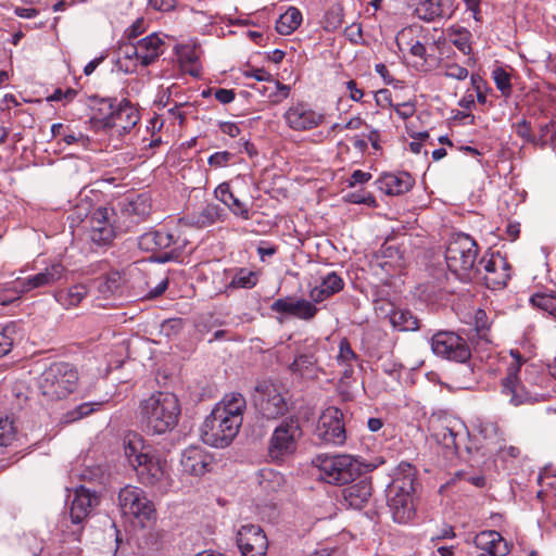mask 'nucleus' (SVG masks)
<instances>
[{
    "label": "nucleus",
    "mask_w": 556,
    "mask_h": 556,
    "mask_svg": "<svg viewBox=\"0 0 556 556\" xmlns=\"http://www.w3.org/2000/svg\"><path fill=\"white\" fill-rule=\"evenodd\" d=\"M416 475L417 470L413 465L402 462L394 469L392 481L387 486V505L397 523H408L416 516Z\"/></svg>",
    "instance_id": "obj_1"
},
{
    "label": "nucleus",
    "mask_w": 556,
    "mask_h": 556,
    "mask_svg": "<svg viewBox=\"0 0 556 556\" xmlns=\"http://www.w3.org/2000/svg\"><path fill=\"white\" fill-rule=\"evenodd\" d=\"M139 414L148 434H165L178 425L181 406L176 394L157 391L140 402Z\"/></svg>",
    "instance_id": "obj_2"
},
{
    "label": "nucleus",
    "mask_w": 556,
    "mask_h": 556,
    "mask_svg": "<svg viewBox=\"0 0 556 556\" xmlns=\"http://www.w3.org/2000/svg\"><path fill=\"white\" fill-rule=\"evenodd\" d=\"M477 242L466 233L452 236L445 250V262L448 270L463 282L477 277Z\"/></svg>",
    "instance_id": "obj_3"
},
{
    "label": "nucleus",
    "mask_w": 556,
    "mask_h": 556,
    "mask_svg": "<svg viewBox=\"0 0 556 556\" xmlns=\"http://www.w3.org/2000/svg\"><path fill=\"white\" fill-rule=\"evenodd\" d=\"M315 463L320 479L330 484H348L376 468L375 465L364 464L350 455H319Z\"/></svg>",
    "instance_id": "obj_4"
},
{
    "label": "nucleus",
    "mask_w": 556,
    "mask_h": 556,
    "mask_svg": "<svg viewBox=\"0 0 556 556\" xmlns=\"http://www.w3.org/2000/svg\"><path fill=\"white\" fill-rule=\"evenodd\" d=\"M78 371L70 363L55 362L43 370L38 387L47 401L55 402L71 395L78 384Z\"/></svg>",
    "instance_id": "obj_5"
},
{
    "label": "nucleus",
    "mask_w": 556,
    "mask_h": 556,
    "mask_svg": "<svg viewBox=\"0 0 556 556\" xmlns=\"http://www.w3.org/2000/svg\"><path fill=\"white\" fill-rule=\"evenodd\" d=\"M252 402L257 414L266 420L283 417L290 409L288 391L273 379L256 382Z\"/></svg>",
    "instance_id": "obj_6"
},
{
    "label": "nucleus",
    "mask_w": 556,
    "mask_h": 556,
    "mask_svg": "<svg viewBox=\"0 0 556 556\" xmlns=\"http://www.w3.org/2000/svg\"><path fill=\"white\" fill-rule=\"evenodd\" d=\"M303 435L298 416L292 415L282 419L274 429L268 442V456L271 460L281 463L293 455Z\"/></svg>",
    "instance_id": "obj_7"
},
{
    "label": "nucleus",
    "mask_w": 556,
    "mask_h": 556,
    "mask_svg": "<svg viewBox=\"0 0 556 556\" xmlns=\"http://www.w3.org/2000/svg\"><path fill=\"white\" fill-rule=\"evenodd\" d=\"M240 428L241 425L237 419L226 418L212 409L201 426L200 435L205 444L225 448L232 443Z\"/></svg>",
    "instance_id": "obj_8"
},
{
    "label": "nucleus",
    "mask_w": 556,
    "mask_h": 556,
    "mask_svg": "<svg viewBox=\"0 0 556 556\" xmlns=\"http://www.w3.org/2000/svg\"><path fill=\"white\" fill-rule=\"evenodd\" d=\"M138 245L146 252H161L157 261L169 262L180 257L186 240H180L174 233L164 229L150 230L139 237Z\"/></svg>",
    "instance_id": "obj_9"
},
{
    "label": "nucleus",
    "mask_w": 556,
    "mask_h": 556,
    "mask_svg": "<svg viewBox=\"0 0 556 556\" xmlns=\"http://www.w3.org/2000/svg\"><path fill=\"white\" fill-rule=\"evenodd\" d=\"M118 503L125 516H131L141 526L156 519L154 503L148 498L146 492L132 485H126L118 492Z\"/></svg>",
    "instance_id": "obj_10"
},
{
    "label": "nucleus",
    "mask_w": 556,
    "mask_h": 556,
    "mask_svg": "<svg viewBox=\"0 0 556 556\" xmlns=\"http://www.w3.org/2000/svg\"><path fill=\"white\" fill-rule=\"evenodd\" d=\"M166 37V35L160 33H152L134 45L126 43L119 48V56L123 55L128 60L134 59V66H150L164 53Z\"/></svg>",
    "instance_id": "obj_11"
},
{
    "label": "nucleus",
    "mask_w": 556,
    "mask_h": 556,
    "mask_svg": "<svg viewBox=\"0 0 556 556\" xmlns=\"http://www.w3.org/2000/svg\"><path fill=\"white\" fill-rule=\"evenodd\" d=\"M477 277L486 288L498 290L506 287L511 276V266L500 252L483 255L477 263Z\"/></svg>",
    "instance_id": "obj_12"
},
{
    "label": "nucleus",
    "mask_w": 556,
    "mask_h": 556,
    "mask_svg": "<svg viewBox=\"0 0 556 556\" xmlns=\"http://www.w3.org/2000/svg\"><path fill=\"white\" fill-rule=\"evenodd\" d=\"M431 350L437 356L460 364L471 359L467 340L454 331L435 332L431 338Z\"/></svg>",
    "instance_id": "obj_13"
},
{
    "label": "nucleus",
    "mask_w": 556,
    "mask_h": 556,
    "mask_svg": "<svg viewBox=\"0 0 556 556\" xmlns=\"http://www.w3.org/2000/svg\"><path fill=\"white\" fill-rule=\"evenodd\" d=\"M314 435L320 443L342 445L346 440L342 410L334 406L324 409Z\"/></svg>",
    "instance_id": "obj_14"
},
{
    "label": "nucleus",
    "mask_w": 556,
    "mask_h": 556,
    "mask_svg": "<svg viewBox=\"0 0 556 556\" xmlns=\"http://www.w3.org/2000/svg\"><path fill=\"white\" fill-rule=\"evenodd\" d=\"M137 477L146 486L155 488L159 492L163 493L167 490L168 475L165 470V462L154 454H150L146 462H141L132 468Z\"/></svg>",
    "instance_id": "obj_15"
},
{
    "label": "nucleus",
    "mask_w": 556,
    "mask_h": 556,
    "mask_svg": "<svg viewBox=\"0 0 556 556\" xmlns=\"http://www.w3.org/2000/svg\"><path fill=\"white\" fill-rule=\"evenodd\" d=\"M67 269L61 262H54L43 270L26 278H17L14 289L21 293H27L35 289L53 286L66 277Z\"/></svg>",
    "instance_id": "obj_16"
},
{
    "label": "nucleus",
    "mask_w": 556,
    "mask_h": 556,
    "mask_svg": "<svg viewBox=\"0 0 556 556\" xmlns=\"http://www.w3.org/2000/svg\"><path fill=\"white\" fill-rule=\"evenodd\" d=\"M283 119L292 130L306 131L321 125L325 121V115L301 101L292 104L285 112Z\"/></svg>",
    "instance_id": "obj_17"
},
{
    "label": "nucleus",
    "mask_w": 556,
    "mask_h": 556,
    "mask_svg": "<svg viewBox=\"0 0 556 556\" xmlns=\"http://www.w3.org/2000/svg\"><path fill=\"white\" fill-rule=\"evenodd\" d=\"M100 504V497L96 491L84 485L75 489L70 506V518L73 525L78 526V532L84 529V523L90 517L94 507Z\"/></svg>",
    "instance_id": "obj_18"
},
{
    "label": "nucleus",
    "mask_w": 556,
    "mask_h": 556,
    "mask_svg": "<svg viewBox=\"0 0 556 556\" xmlns=\"http://www.w3.org/2000/svg\"><path fill=\"white\" fill-rule=\"evenodd\" d=\"M237 546L242 556H265L268 540L257 525H244L237 533Z\"/></svg>",
    "instance_id": "obj_19"
},
{
    "label": "nucleus",
    "mask_w": 556,
    "mask_h": 556,
    "mask_svg": "<svg viewBox=\"0 0 556 556\" xmlns=\"http://www.w3.org/2000/svg\"><path fill=\"white\" fill-rule=\"evenodd\" d=\"M86 223L89 225L88 236L98 247L108 245L114 239L115 231L110 220L108 207H97Z\"/></svg>",
    "instance_id": "obj_20"
},
{
    "label": "nucleus",
    "mask_w": 556,
    "mask_h": 556,
    "mask_svg": "<svg viewBox=\"0 0 556 556\" xmlns=\"http://www.w3.org/2000/svg\"><path fill=\"white\" fill-rule=\"evenodd\" d=\"M269 308L274 313L283 314L305 321L313 320L318 313V308L311 301L294 296L277 299L270 304Z\"/></svg>",
    "instance_id": "obj_21"
},
{
    "label": "nucleus",
    "mask_w": 556,
    "mask_h": 556,
    "mask_svg": "<svg viewBox=\"0 0 556 556\" xmlns=\"http://www.w3.org/2000/svg\"><path fill=\"white\" fill-rule=\"evenodd\" d=\"M248 77L256 79L251 88L268 98L271 102L278 103L287 99L290 93V86L282 84L271 76L270 72H244Z\"/></svg>",
    "instance_id": "obj_22"
},
{
    "label": "nucleus",
    "mask_w": 556,
    "mask_h": 556,
    "mask_svg": "<svg viewBox=\"0 0 556 556\" xmlns=\"http://www.w3.org/2000/svg\"><path fill=\"white\" fill-rule=\"evenodd\" d=\"M359 476L342 490L343 502L351 508L362 509L370 501L374 492L371 477Z\"/></svg>",
    "instance_id": "obj_23"
},
{
    "label": "nucleus",
    "mask_w": 556,
    "mask_h": 556,
    "mask_svg": "<svg viewBox=\"0 0 556 556\" xmlns=\"http://www.w3.org/2000/svg\"><path fill=\"white\" fill-rule=\"evenodd\" d=\"M122 216L131 223L139 224L151 214V199L147 193L130 194L118 202Z\"/></svg>",
    "instance_id": "obj_24"
},
{
    "label": "nucleus",
    "mask_w": 556,
    "mask_h": 556,
    "mask_svg": "<svg viewBox=\"0 0 556 556\" xmlns=\"http://www.w3.org/2000/svg\"><path fill=\"white\" fill-rule=\"evenodd\" d=\"M180 463L185 472L203 476L212 469L213 456L200 446H189L184 451Z\"/></svg>",
    "instance_id": "obj_25"
},
{
    "label": "nucleus",
    "mask_w": 556,
    "mask_h": 556,
    "mask_svg": "<svg viewBox=\"0 0 556 556\" xmlns=\"http://www.w3.org/2000/svg\"><path fill=\"white\" fill-rule=\"evenodd\" d=\"M501 392L508 397L514 406L531 404L538 401L539 394L533 388L526 386L520 378H503L501 380Z\"/></svg>",
    "instance_id": "obj_26"
},
{
    "label": "nucleus",
    "mask_w": 556,
    "mask_h": 556,
    "mask_svg": "<svg viewBox=\"0 0 556 556\" xmlns=\"http://www.w3.org/2000/svg\"><path fill=\"white\" fill-rule=\"evenodd\" d=\"M376 185L388 195H401L414 187L415 179L408 172L383 173L376 180Z\"/></svg>",
    "instance_id": "obj_27"
},
{
    "label": "nucleus",
    "mask_w": 556,
    "mask_h": 556,
    "mask_svg": "<svg viewBox=\"0 0 556 556\" xmlns=\"http://www.w3.org/2000/svg\"><path fill=\"white\" fill-rule=\"evenodd\" d=\"M473 543L478 549L491 556H506L510 553L511 548V544L495 530L479 532L475 536Z\"/></svg>",
    "instance_id": "obj_28"
},
{
    "label": "nucleus",
    "mask_w": 556,
    "mask_h": 556,
    "mask_svg": "<svg viewBox=\"0 0 556 556\" xmlns=\"http://www.w3.org/2000/svg\"><path fill=\"white\" fill-rule=\"evenodd\" d=\"M124 456L129 466L135 468L152 453L150 445L146 444L143 437L137 432H128L123 438Z\"/></svg>",
    "instance_id": "obj_29"
},
{
    "label": "nucleus",
    "mask_w": 556,
    "mask_h": 556,
    "mask_svg": "<svg viewBox=\"0 0 556 556\" xmlns=\"http://www.w3.org/2000/svg\"><path fill=\"white\" fill-rule=\"evenodd\" d=\"M91 116L90 123L96 131H108L109 125L111 124L115 110L117 108L116 99L103 98L98 99L97 97L91 98Z\"/></svg>",
    "instance_id": "obj_30"
},
{
    "label": "nucleus",
    "mask_w": 556,
    "mask_h": 556,
    "mask_svg": "<svg viewBox=\"0 0 556 556\" xmlns=\"http://www.w3.org/2000/svg\"><path fill=\"white\" fill-rule=\"evenodd\" d=\"M109 125V130L115 129L118 135L129 132L139 122L140 116L138 110L127 100L124 99L117 103V108Z\"/></svg>",
    "instance_id": "obj_31"
},
{
    "label": "nucleus",
    "mask_w": 556,
    "mask_h": 556,
    "mask_svg": "<svg viewBox=\"0 0 556 556\" xmlns=\"http://www.w3.org/2000/svg\"><path fill=\"white\" fill-rule=\"evenodd\" d=\"M180 70H201L203 50L197 42H186L174 48Z\"/></svg>",
    "instance_id": "obj_32"
},
{
    "label": "nucleus",
    "mask_w": 556,
    "mask_h": 556,
    "mask_svg": "<svg viewBox=\"0 0 556 556\" xmlns=\"http://www.w3.org/2000/svg\"><path fill=\"white\" fill-rule=\"evenodd\" d=\"M245 408V397L241 393L233 392L226 394L223 400L215 405L213 410L226 418L237 419L242 426Z\"/></svg>",
    "instance_id": "obj_33"
},
{
    "label": "nucleus",
    "mask_w": 556,
    "mask_h": 556,
    "mask_svg": "<svg viewBox=\"0 0 556 556\" xmlns=\"http://www.w3.org/2000/svg\"><path fill=\"white\" fill-rule=\"evenodd\" d=\"M216 199L223 202L228 208L235 214L243 219L250 218L249 207L245 203L240 201L230 190V186L228 182H222L218 185L214 191Z\"/></svg>",
    "instance_id": "obj_34"
},
{
    "label": "nucleus",
    "mask_w": 556,
    "mask_h": 556,
    "mask_svg": "<svg viewBox=\"0 0 556 556\" xmlns=\"http://www.w3.org/2000/svg\"><path fill=\"white\" fill-rule=\"evenodd\" d=\"M87 294L88 288L83 283H77L70 288L55 290L53 298L63 308L71 309L78 306Z\"/></svg>",
    "instance_id": "obj_35"
},
{
    "label": "nucleus",
    "mask_w": 556,
    "mask_h": 556,
    "mask_svg": "<svg viewBox=\"0 0 556 556\" xmlns=\"http://www.w3.org/2000/svg\"><path fill=\"white\" fill-rule=\"evenodd\" d=\"M226 216L225 210L218 204L207 203L200 212L190 216V224L197 228H204L224 220Z\"/></svg>",
    "instance_id": "obj_36"
},
{
    "label": "nucleus",
    "mask_w": 556,
    "mask_h": 556,
    "mask_svg": "<svg viewBox=\"0 0 556 556\" xmlns=\"http://www.w3.org/2000/svg\"><path fill=\"white\" fill-rule=\"evenodd\" d=\"M390 321L400 331H415L420 327L419 319L408 309H393L390 314Z\"/></svg>",
    "instance_id": "obj_37"
},
{
    "label": "nucleus",
    "mask_w": 556,
    "mask_h": 556,
    "mask_svg": "<svg viewBox=\"0 0 556 556\" xmlns=\"http://www.w3.org/2000/svg\"><path fill=\"white\" fill-rule=\"evenodd\" d=\"M302 18L301 11L290 7L276 22V30L281 35H290L301 25Z\"/></svg>",
    "instance_id": "obj_38"
},
{
    "label": "nucleus",
    "mask_w": 556,
    "mask_h": 556,
    "mask_svg": "<svg viewBox=\"0 0 556 556\" xmlns=\"http://www.w3.org/2000/svg\"><path fill=\"white\" fill-rule=\"evenodd\" d=\"M317 357L315 356V352L308 350L303 353H299L294 361L289 365V370L292 374L305 376L308 372L313 371V368L317 364Z\"/></svg>",
    "instance_id": "obj_39"
},
{
    "label": "nucleus",
    "mask_w": 556,
    "mask_h": 556,
    "mask_svg": "<svg viewBox=\"0 0 556 556\" xmlns=\"http://www.w3.org/2000/svg\"><path fill=\"white\" fill-rule=\"evenodd\" d=\"M458 433L448 426L439 425L433 428L432 437L433 439L441 444L444 448L453 451L455 453L458 452V443H457Z\"/></svg>",
    "instance_id": "obj_40"
},
{
    "label": "nucleus",
    "mask_w": 556,
    "mask_h": 556,
    "mask_svg": "<svg viewBox=\"0 0 556 556\" xmlns=\"http://www.w3.org/2000/svg\"><path fill=\"white\" fill-rule=\"evenodd\" d=\"M453 371V382L458 389L468 390L477 383L473 365L469 362Z\"/></svg>",
    "instance_id": "obj_41"
},
{
    "label": "nucleus",
    "mask_w": 556,
    "mask_h": 556,
    "mask_svg": "<svg viewBox=\"0 0 556 556\" xmlns=\"http://www.w3.org/2000/svg\"><path fill=\"white\" fill-rule=\"evenodd\" d=\"M447 38L464 55H469L471 51V33L467 28L460 26L450 27L447 29Z\"/></svg>",
    "instance_id": "obj_42"
},
{
    "label": "nucleus",
    "mask_w": 556,
    "mask_h": 556,
    "mask_svg": "<svg viewBox=\"0 0 556 556\" xmlns=\"http://www.w3.org/2000/svg\"><path fill=\"white\" fill-rule=\"evenodd\" d=\"M97 289L104 296L115 294L123 282L122 275L118 271H110L105 276L97 279Z\"/></svg>",
    "instance_id": "obj_43"
},
{
    "label": "nucleus",
    "mask_w": 556,
    "mask_h": 556,
    "mask_svg": "<svg viewBox=\"0 0 556 556\" xmlns=\"http://www.w3.org/2000/svg\"><path fill=\"white\" fill-rule=\"evenodd\" d=\"M258 281L257 273L248 268H238L233 275L228 289H252Z\"/></svg>",
    "instance_id": "obj_44"
},
{
    "label": "nucleus",
    "mask_w": 556,
    "mask_h": 556,
    "mask_svg": "<svg viewBox=\"0 0 556 556\" xmlns=\"http://www.w3.org/2000/svg\"><path fill=\"white\" fill-rule=\"evenodd\" d=\"M412 29H403L396 36V43L401 50L407 49L414 56L425 59L426 47L422 42L408 40Z\"/></svg>",
    "instance_id": "obj_45"
},
{
    "label": "nucleus",
    "mask_w": 556,
    "mask_h": 556,
    "mask_svg": "<svg viewBox=\"0 0 556 556\" xmlns=\"http://www.w3.org/2000/svg\"><path fill=\"white\" fill-rule=\"evenodd\" d=\"M258 476L261 488L267 492H276L285 483L283 476L270 468L261 469Z\"/></svg>",
    "instance_id": "obj_46"
},
{
    "label": "nucleus",
    "mask_w": 556,
    "mask_h": 556,
    "mask_svg": "<svg viewBox=\"0 0 556 556\" xmlns=\"http://www.w3.org/2000/svg\"><path fill=\"white\" fill-rule=\"evenodd\" d=\"M479 433L483 437V439L490 443H493L497 446L500 451H503L505 446L502 444L504 442L503 433L496 422L493 421H484L479 425Z\"/></svg>",
    "instance_id": "obj_47"
},
{
    "label": "nucleus",
    "mask_w": 556,
    "mask_h": 556,
    "mask_svg": "<svg viewBox=\"0 0 556 556\" xmlns=\"http://www.w3.org/2000/svg\"><path fill=\"white\" fill-rule=\"evenodd\" d=\"M530 303L556 320V293H534L530 298Z\"/></svg>",
    "instance_id": "obj_48"
},
{
    "label": "nucleus",
    "mask_w": 556,
    "mask_h": 556,
    "mask_svg": "<svg viewBox=\"0 0 556 556\" xmlns=\"http://www.w3.org/2000/svg\"><path fill=\"white\" fill-rule=\"evenodd\" d=\"M337 361L341 365H351L353 362H358L359 367H362L359 356L353 351L351 343L346 338H342L340 340Z\"/></svg>",
    "instance_id": "obj_49"
},
{
    "label": "nucleus",
    "mask_w": 556,
    "mask_h": 556,
    "mask_svg": "<svg viewBox=\"0 0 556 556\" xmlns=\"http://www.w3.org/2000/svg\"><path fill=\"white\" fill-rule=\"evenodd\" d=\"M16 438L13 420L8 416L0 417V446H9Z\"/></svg>",
    "instance_id": "obj_50"
},
{
    "label": "nucleus",
    "mask_w": 556,
    "mask_h": 556,
    "mask_svg": "<svg viewBox=\"0 0 556 556\" xmlns=\"http://www.w3.org/2000/svg\"><path fill=\"white\" fill-rule=\"evenodd\" d=\"M320 286L324 287L332 296L344 288V281L336 271H331L321 278Z\"/></svg>",
    "instance_id": "obj_51"
},
{
    "label": "nucleus",
    "mask_w": 556,
    "mask_h": 556,
    "mask_svg": "<svg viewBox=\"0 0 556 556\" xmlns=\"http://www.w3.org/2000/svg\"><path fill=\"white\" fill-rule=\"evenodd\" d=\"M343 23L342 9L339 5L331 7L325 15V28L327 30H336Z\"/></svg>",
    "instance_id": "obj_52"
},
{
    "label": "nucleus",
    "mask_w": 556,
    "mask_h": 556,
    "mask_svg": "<svg viewBox=\"0 0 556 556\" xmlns=\"http://www.w3.org/2000/svg\"><path fill=\"white\" fill-rule=\"evenodd\" d=\"M511 363L507 367V371L504 378L516 379L520 378V369L526 358L521 355L518 350H510Z\"/></svg>",
    "instance_id": "obj_53"
},
{
    "label": "nucleus",
    "mask_w": 556,
    "mask_h": 556,
    "mask_svg": "<svg viewBox=\"0 0 556 556\" xmlns=\"http://www.w3.org/2000/svg\"><path fill=\"white\" fill-rule=\"evenodd\" d=\"M15 329L12 326H7L0 331V358L8 355L13 346V334Z\"/></svg>",
    "instance_id": "obj_54"
},
{
    "label": "nucleus",
    "mask_w": 556,
    "mask_h": 556,
    "mask_svg": "<svg viewBox=\"0 0 556 556\" xmlns=\"http://www.w3.org/2000/svg\"><path fill=\"white\" fill-rule=\"evenodd\" d=\"M497 89L502 96L508 98L511 94V76L509 72H492Z\"/></svg>",
    "instance_id": "obj_55"
},
{
    "label": "nucleus",
    "mask_w": 556,
    "mask_h": 556,
    "mask_svg": "<svg viewBox=\"0 0 556 556\" xmlns=\"http://www.w3.org/2000/svg\"><path fill=\"white\" fill-rule=\"evenodd\" d=\"M556 122L549 121L548 123L540 126V134L538 136L534 135L535 141L532 142V146L539 147L541 149L545 148L549 143V132L552 129H555Z\"/></svg>",
    "instance_id": "obj_56"
},
{
    "label": "nucleus",
    "mask_w": 556,
    "mask_h": 556,
    "mask_svg": "<svg viewBox=\"0 0 556 556\" xmlns=\"http://www.w3.org/2000/svg\"><path fill=\"white\" fill-rule=\"evenodd\" d=\"M514 129L516 135L523 139L527 143L532 144V142L535 141L534 135L532 134L531 124L526 118L514 124Z\"/></svg>",
    "instance_id": "obj_57"
},
{
    "label": "nucleus",
    "mask_w": 556,
    "mask_h": 556,
    "mask_svg": "<svg viewBox=\"0 0 556 556\" xmlns=\"http://www.w3.org/2000/svg\"><path fill=\"white\" fill-rule=\"evenodd\" d=\"M233 156L235 155L229 151H220L212 154L207 163L215 168L225 167L232 161Z\"/></svg>",
    "instance_id": "obj_58"
},
{
    "label": "nucleus",
    "mask_w": 556,
    "mask_h": 556,
    "mask_svg": "<svg viewBox=\"0 0 556 556\" xmlns=\"http://www.w3.org/2000/svg\"><path fill=\"white\" fill-rule=\"evenodd\" d=\"M77 94V91L73 88H67L66 90H62L61 88H56L49 97H47V101H72Z\"/></svg>",
    "instance_id": "obj_59"
},
{
    "label": "nucleus",
    "mask_w": 556,
    "mask_h": 556,
    "mask_svg": "<svg viewBox=\"0 0 556 556\" xmlns=\"http://www.w3.org/2000/svg\"><path fill=\"white\" fill-rule=\"evenodd\" d=\"M346 201L354 204L376 205V199L371 193L363 194L361 192H351L346 194Z\"/></svg>",
    "instance_id": "obj_60"
},
{
    "label": "nucleus",
    "mask_w": 556,
    "mask_h": 556,
    "mask_svg": "<svg viewBox=\"0 0 556 556\" xmlns=\"http://www.w3.org/2000/svg\"><path fill=\"white\" fill-rule=\"evenodd\" d=\"M382 371L393 379H400L403 365L393 359H387L381 364Z\"/></svg>",
    "instance_id": "obj_61"
},
{
    "label": "nucleus",
    "mask_w": 556,
    "mask_h": 556,
    "mask_svg": "<svg viewBox=\"0 0 556 556\" xmlns=\"http://www.w3.org/2000/svg\"><path fill=\"white\" fill-rule=\"evenodd\" d=\"M394 111L402 119H408L415 114L416 105L410 101L403 102L394 105Z\"/></svg>",
    "instance_id": "obj_62"
},
{
    "label": "nucleus",
    "mask_w": 556,
    "mask_h": 556,
    "mask_svg": "<svg viewBox=\"0 0 556 556\" xmlns=\"http://www.w3.org/2000/svg\"><path fill=\"white\" fill-rule=\"evenodd\" d=\"M146 30V23L143 17L137 18L126 30L125 35L128 39H135Z\"/></svg>",
    "instance_id": "obj_63"
},
{
    "label": "nucleus",
    "mask_w": 556,
    "mask_h": 556,
    "mask_svg": "<svg viewBox=\"0 0 556 556\" xmlns=\"http://www.w3.org/2000/svg\"><path fill=\"white\" fill-rule=\"evenodd\" d=\"M471 81L477 92V101L481 104L486 103V94L483 90L484 81L482 80L479 73H472Z\"/></svg>",
    "instance_id": "obj_64"
}]
</instances>
